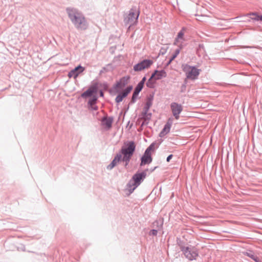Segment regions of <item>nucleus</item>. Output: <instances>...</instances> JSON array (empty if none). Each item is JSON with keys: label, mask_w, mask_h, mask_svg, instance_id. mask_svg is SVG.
I'll return each instance as SVG.
<instances>
[{"label": "nucleus", "mask_w": 262, "mask_h": 262, "mask_svg": "<svg viewBox=\"0 0 262 262\" xmlns=\"http://www.w3.org/2000/svg\"><path fill=\"white\" fill-rule=\"evenodd\" d=\"M183 71L185 73L186 79L194 80L198 79L201 70L193 66L185 64L183 66Z\"/></svg>", "instance_id": "nucleus-4"}, {"label": "nucleus", "mask_w": 262, "mask_h": 262, "mask_svg": "<svg viewBox=\"0 0 262 262\" xmlns=\"http://www.w3.org/2000/svg\"><path fill=\"white\" fill-rule=\"evenodd\" d=\"M257 18H258L257 19H258V20L262 21V16L261 15V16L259 15V17H257Z\"/></svg>", "instance_id": "nucleus-28"}, {"label": "nucleus", "mask_w": 262, "mask_h": 262, "mask_svg": "<svg viewBox=\"0 0 262 262\" xmlns=\"http://www.w3.org/2000/svg\"><path fill=\"white\" fill-rule=\"evenodd\" d=\"M132 86H128L126 88L122 93L119 94L116 98V102L117 103H119L121 102L123 99L126 97L127 95L131 92L132 90Z\"/></svg>", "instance_id": "nucleus-14"}, {"label": "nucleus", "mask_w": 262, "mask_h": 262, "mask_svg": "<svg viewBox=\"0 0 262 262\" xmlns=\"http://www.w3.org/2000/svg\"><path fill=\"white\" fill-rule=\"evenodd\" d=\"M139 15V12L135 13L133 10H131L128 15L125 19L126 23L129 24L130 25L134 24L137 22Z\"/></svg>", "instance_id": "nucleus-12"}, {"label": "nucleus", "mask_w": 262, "mask_h": 262, "mask_svg": "<svg viewBox=\"0 0 262 262\" xmlns=\"http://www.w3.org/2000/svg\"><path fill=\"white\" fill-rule=\"evenodd\" d=\"M97 99V95H95L93 96V97H91L89 101V104L91 106V108L93 110H96L97 109V107L94 105V104L95 103Z\"/></svg>", "instance_id": "nucleus-20"}, {"label": "nucleus", "mask_w": 262, "mask_h": 262, "mask_svg": "<svg viewBox=\"0 0 262 262\" xmlns=\"http://www.w3.org/2000/svg\"><path fill=\"white\" fill-rule=\"evenodd\" d=\"M157 230H152L151 231H150V234L153 235H156L157 234Z\"/></svg>", "instance_id": "nucleus-26"}, {"label": "nucleus", "mask_w": 262, "mask_h": 262, "mask_svg": "<svg viewBox=\"0 0 262 262\" xmlns=\"http://www.w3.org/2000/svg\"><path fill=\"white\" fill-rule=\"evenodd\" d=\"M100 96H103V94L102 92H100Z\"/></svg>", "instance_id": "nucleus-29"}, {"label": "nucleus", "mask_w": 262, "mask_h": 262, "mask_svg": "<svg viewBox=\"0 0 262 262\" xmlns=\"http://www.w3.org/2000/svg\"><path fill=\"white\" fill-rule=\"evenodd\" d=\"M151 75L154 77L155 80H158L166 77L167 73L164 70L160 71L155 70Z\"/></svg>", "instance_id": "nucleus-15"}, {"label": "nucleus", "mask_w": 262, "mask_h": 262, "mask_svg": "<svg viewBox=\"0 0 262 262\" xmlns=\"http://www.w3.org/2000/svg\"><path fill=\"white\" fill-rule=\"evenodd\" d=\"M85 70V68L81 66H78L73 70H71L68 74L69 78L73 77L76 79L77 76Z\"/></svg>", "instance_id": "nucleus-13"}, {"label": "nucleus", "mask_w": 262, "mask_h": 262, "mask_svg": "<svg viewBox=\"0 0 262 262\" xmlns=\"http://www.w3.org/2000/svg\"><path fill=\"white\" fill-rule=\"evenodd\" d=\"M95 95H97V89L94 87H92L83 93L81 96L82 97H91Z\"/></svg>", "instance_id": "nucleus-18"}, {"label": "nucleus", "mask_w": 262, "mask_h": 262, "mask_svg": "<svg viewBox=\"0 0 262 262\" xmlns=\"http://www.w3.org/2000/svg\"><path fill=\"white\" fill-rule=\"evenodd\" d=\"M145 81H146V77H144L143 78V79H142V80L139 83V84L137 86V87L134 92L133 97H132L133 100L134 99L135 96L136 95H137L139 94V93L141 91V90L142 89V88L143 87V85H144V82Z\"/></svg>", "instance_id": "nucleus-17"}, {"label": "nucleus", "mask_w": 262, "mask_h": 262, "mask_svg": "<svg viewBox=\"0 0 262 262\" xmlns=\"http://www.w3.org/2000/svg\"><path fill=\"white\" fill-rule=\"evenodd\" d=\"M181 50V49H178L175 51L174 53L172 55L171 58L169 61V63L171 62L178 55Z\"/></svg>", "instance_id": "nucleus-22"}, {"label": "nucleus", "mask_w": 262, "mask_h": 262, "mask_svg": "<svg viewBox=\"0 0 262 262\" xmlns=\"http://www.w3.org/2000/svg\"><path fill=\"white\" fill-rule=\"evenodd\" d=\"M156 81V80H155L154 79V77H152V76L151 75V77H150V78L148 79V80L146 82V84L147 87L150 88H152L154 87Z\"/></svg>", "instance_id": "nucleus-21"}, {"label": "nucleus", "mask_w": 262, "mask_h": 262, "mask_svg": "<svg viewBox=\"0 0 262 262\" xmlns=\"http://www.w3.org/2000/svg\"><path fill=\"white\" fill-rule=\"evenodd\" d=\"M155 144H151L145 150L144 155L141 158V165L150 163L152 161L151 151L154 150Z\"/></svg>", "instance_id": "nucleus-8"}, {"label": "nucleus", "mask_w": 262, "mask_h": 262, "mask_svg": "<svg viewBox=\"0 0 262 262\" xmlns=\"http://www.w3.org/2000/svg\"><path fill=\"white\" fill-rule=\"evenodd\" d=\"M129 77L128 76L123 77L118 81L115 86V89L117 93L120 92L121 90L127 84Z\"/></svg>", "instance_id": "nucleus-11"}, {"label": "nucleus", "mask_w": 262, "mask_h": 262, "mask_svg": "<svg viewBox=\"0 0 262 262\" xmlns=\"http://www.w3.org/2000/svg\"><path fill=\"white\" fill-rule=\"evenodd\" d=\"M172 155H170L169 156H168L166 159L167 161L169 162L170 160H171V159L172 158Z\"/></svg>", "instance_id": "nucleus-27"}, {"label": "nucleus", "mask_w": 262, "mask_h": 262, "mask_svg": "<svg viewBox=\"0 0 262 262\" xmlns=\"http://www.w3.org/2000/svg\"><path fill=\"white\" fill-rule=\"evenodd\" d=\"M67 13L71 21L78 29L85 30L88 28V23L83 14L74 8H67Z\"/></svg>", "instance_id": "nucleus-3"}, {"label": "nucleus", "mask_w": 262, "mask_h": 262, "mask_svg": "<svg viewBox=\"0 0 262 262\" xmlns=\"http://www.w3.org/2000/svg\"><path fill=\"white\" fill-rule=\"evenodd\" d=\"M113 120L111 118H104L101 121L102 127L106 129H108L112 126Z\"/></svg>", "instance_id": "nucleus-19"}, {"label": "nucleus", "mask_w": 262, "mask_h": 262, "mask_svg": "<svg viewBox=\"0 0 262 262\" xmlns=\"http://www.w3.org/2000/svg\"><path fill=\"white\" fill-rule=\"evenodd\" d=\"M171 110L174 118L178 120L180 117V114L183 110V107L181 104L173 102L170 105Z\"/></svg>", "instance_id": "nucleus-9"}, {"label": "nucleus", "mask_w": 262, "mask_h": 262, "mask_svg": "<svg viewBox=\"0 0 262 262\" xmlns=\"http://www.w3.org/2000/svg\"><path fill=\"white\" fill-rule=\"evenodd\" d=\"M135 149V145L133 142H130L126 146H123L121 152L116 155L111 163L107 166V169H112L121 159L126 162L125 167H126Z\"/></svg>", "instance_id": "nucleus-2"}, {"label": "nucleus", "mask_w": 262, "mask_h": 262, "mask_svg": "<svg viewBox=\"0 0 262 262\" xmlns=\"http://www.w3.org/2000/svg\"><path fill=\"white\" fill-rule=\"evenodd\" d=\"M252 258H253L256 262H261L257 257H255L254 255H249Z\"/></svg>", "instance_id": "nucleus-25"}, {"label": "nucleus", "mask_w": 262, "mask_h": 262, "mask_svg": "<svg viewBox=\"0 0 262 262\" xmlns=\"http://www.w3.org/2000/svg\"><path fill=\"white\" fill-rule=\"evenodd\" d=\"M146 176V174L145 172L135 174L132 179L134 183L132 186L130 184H129V189L132 191L134 190L140 184L141 180H143L145 178Z\"/></svg>", "instance_id": "nucleus-6"}, {"label": "nucleus", "mask_w": 262, "mask_h": 262, "mask_svg": "<svg viewBox=\"0 0 262 262\" xmlns=\"http://www.w3.org/2000/svg\"><path fill=\"white\" fill-rule=\"evenodd\" d=\"M153 64V61L150 59H145L134 66V70L139 72L145 69H147Z\"/></svg>", "instance_id": "nucleus-7"}, {"label": "nucleus", "mask_w": 262, "mask_h": 262, "mask_svg": "<svg viewBox=\"0 0 262 262\" xmlns=\"http://www.w3.org/2000/svg\"><path fill=\"white\" fill-rule=\"evenodd\" d=\"M135 149V145L133 142H130L126 146H123L121 152L116 155L111 163L107 166V169H112L121 159L126 162L125 167H126Z\"/></svg>", "instance_id": "nucleus-1"}, {"label": "nucleus", "mask_w": 262, "mask_h": 262, "mask_svg": "<svg viewBox=\"0 0 262 262\" xmlns=\"http://www.w3.org/2000/svg\"><path fill=\"white\" fill-rule=\"evenodd\" d=\"M152 104L151 101L150 100H148L146 104V112L148 111L149 107L151 106ZM146 113V112H145Z\"/></svg>", "instance_id": "nucleus-24"}, {"label": "nucleus", "mask_w": 262, "mask_h": 262, "mask_svg": "<svg viewBox=\"0 0 262 262\" xmlns=\"http://www.w3.org/2000/svg\"><path fill=\"white\" fill-rule=\"evenodd\" d=\"M249 15H251L252 17H251V18L252 19H254L255 20H258V19H257V17H259V15L256 13H252L249 14Z\"/></svg>", "instance_id": "nucleus-23"}, {"label": "nucleus", "mask_w": 262, "mask_h": 262, "mask_svg": "<svg viewBox=\"0 0 262 262\" xmlns=\"http://www.w3.org/2000/svg\"><path fill=\"white\" fill-rule=\"evenodd\" d=\"M184 252L186 257L191 260L195 259L198 256V253L197 251L193 248L186 247L184 250Z\"/></svg>", "instance_id": "nucleus-10"}, {"label": "nucleus", "mask_w": 262, "mask_h": 262, "mask_svg": "<svg viewBox=\"0 0 262 262\" xmlns=\"http://www.w3.org/2000/svg\"><path fill=\"white\" fill-rule=\"evenodd\" d=\"M172 123V119L169 118L166 124L165 125L164 128L160 133V136L161 137L164 136L169 132Z\"/></svg>", "instance_id": "nucleus-16"}, {"label": "nucleus", "mask_w": 262, "mask_h": 262, "mask_svg": "<svg viewBox=\"0 0 262 262\" xmlns=\"http://www.w3.org/2000/svg\"><path fill=\"white\" fill-rule=\"evenodd\" d=\"M185 32V29L183 28L178 33L173 42V45L178 47L180 49H182L186 45L185 43L186 39L184 37Z\"/></svg>", "instance_id": "nucleus-5"}]
</instances>
